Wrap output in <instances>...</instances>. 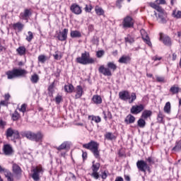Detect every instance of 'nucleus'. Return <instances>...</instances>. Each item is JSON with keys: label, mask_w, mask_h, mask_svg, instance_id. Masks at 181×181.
Masks as SVG:
<instances>
[{"label": "nucleus", "mask_w": 181, "mask_h": 181, "mask_svg": "<svg viewBox=\"0 0 181 181\" xmlns=\"http://www.w3.org/2000/svg\"><path fill=\"white\" fill-rule=\"evenodd\" d=\"M107 172L104 171L103 173H102V175H101L102 179L105 180L107 179Z\"/></svg>", "instance_id": "obj_58"}, {"label": "nucleus", "mask_w": 181, "mask_h": 181, "mask_svg": "<svg viewBox=\"0 0 181 181\" xmlns=\"http://www.w3.org/2000/svg\"><path fill=\"white\" fill-rule=\"evenodd\" d=\"M16 52H17V53H18V54L20 56H23V55L26 54V48L24 46L19 47L16 49Z\"/></svg>", "instance_id": "obj_32"}, {"label": "nucleus", "mask_w": 181, "mask_h": 181, "mask_svg": "<svg viewBox=\"0 0 181 181\" xmlns=\"http://www.w3.org/2000/svg\"><path fill=\"white\" fill-rule=\"evenodd\" d=\"M95 122L97 124H98V122H101V117H100L99 116L95 117Z\"/></svg>", "instance_id": "obj_62"}, {"label": "nucleus", "mask_w": 181, "mask_h": 181, "mask_svg": "<svg viewBox=\"0 0 181 181\" xmlns=\"http://www.w3.org/2000/svg\"><path fill=\"white\" fill-rule=\"evenodd\" d=\"M19 118H21V114L15 110L14 112L12 114L11 119H13V121H18Z\"/></svg>", "instance_id": "obj_36"}, {"label": "nucleus", "mask_w": 181, "mask_h": 181, "mask_svg": "<svg viewBox=\"0 0 181 181\" xmlns=\"http://www.w3.org/2000/svg\"><path fill=\"white\" fill-rule=\"evenodd\" d=\"M98 146H100V144L94 141H90L88 144H83V148L90 151L96 159H100V151H98Z\"/></svg>", "instance_id": "obj_2"}, {"label": "nucleus", "mask_w": 181, "mask_h": 181, "mask_svg": "<svg viewBox=\"0 0 181 181\" xmlns=\"http://www.w3.org/2000/svg\"><path fill=\"white\" fill-rule=\"evenodd\" d=\"M137 125L138 127H139V128H145V126L146 125V122H145V119L141 117L137 121Z\"/></svg>", "instance_id": "obj_35"}, {"label": "nucleus", "mask_w": 181, "mask_h": 181, "mask_svg": "<svg viewBox=\"0 0 181 181\" xmlns=\"http://www.w3.org/2000/svg\"><path fill=\"white\" fill-rule=\"evenodd\" d=\"M30 81L33 84H36V83L39 81V75H37V74H34L33 76H31Z\"/></svg>", "instance_id": "obj_37"}, {"label": "nucleus", "mask_w": 181, "mask_h": 181, "mask_svg": "<svg viewBox=\"0 0 181 181\" xmlns=\"http://www.w3.org/2000/svg\"><path fill=\"white\" fill-rule=\"evenodd\" d=\"M69 33V29L64 28L62 31H60L59 34L57 36V38L58 40H60V42H65V40H67V35Z\"/></svg>", "instance_id": "obj_12"}, {"label": "nucleus", "mask_w": 181, "mask_h": 181, "mask_svg": "<svg viewBox=\"0 0 181 181\" xmlns=\"http://www.w3.org/2000/svg\"><path fill=\"white\" fill-rule=\"evenodd\" d=\"M71 37L73 39L77 38V37H81V33L78 30H71L70 33Z\"/></svg>", "instance_id": "obj_28"}, {"label": "nucleus", "mask_w": 181, "mask_h": 181, "mask_svg": "<svg viewBox=\"0 0 181 181\" xmlns=\"http://www.w3.org/2000/svg\"><path fill=\"white\" fill-rule=\"evenodd\" d=\"M136 100V93H132L130 95V100H129V104H132Z\"/></svg>", "instance_id": "obj_44"}, {"label": "nucleus", "mask_w": 181, "mask_h": 181, "mask_svg": "<svg viewBox=\"0 0 181 181\" xmlns=\"http://www.w3.org/2000/svg\"><path fill=\"white\" fill-rule=\"evenodd\" d=\"M124 40L126 43H129L130 45L134 43L135 42V40H134V37H131V35H128L127 37H124Z\"/></svg>", "instance_id": "obj_40"}, {"label": "nucleus", "mask_w": 181, "mask_h": 181, "mask_svg": "<svg viewBox=\"0 0 181 181\" xmlns=\"http://www.w3.org/2000/svg\"><path fill=\"white\" fill-rule=\"evenodd\" d=\"M151 117H152V110H145L144 111H143L141 114V118H143L144 119H147V118H149Z\"/></svg>", "instance_id": "obj_25"}, {"label": "nucleus", "mask_w": 181, "mask_h": 181, "mask_svg": "<svg viewBox=\"0 0 181 181\" xmlns=\"http://www.w3.org/2000/svg\"><path fill=\"white\" fill-rule=\"evenodd\" d=\"M90 176L93 177L94 179H98L100 177V175L98 174V171H93Z\"/></svg>", "instance_id": "obj_50"}, {"label": "nucleus", "mask_w": 181, "mask_h": 181, "mask_svg": "<svg viewBox=\"0 0 181 181\" xmlns=\"http://www.w3.org/2000/svg\"><path fill=\"white\" fill-rule=\"evenodd\" d=\"M23 28H25V25H23L21 22L16 23L13 25V28L14 30H16L18 29V32H22L23 30Z\"/></svg>", "instance_id": "obj_24"}, {"label": "nucleus", "mask_w": 181, "mask_h": 181, "mask_svg": "<svg viewBox=\"0 0 181 181\" xmlns=\"http://www.w3.org/2000/svg\"><path fill=\"white\" fill-rule=\"evenodd\" d=\"M160 23H166V13H159L157 17Z\"/></svg>", "instance_id": "obj_19"}, {"label": "nucleus", "mask_w": 181, "mask_h": 181, "mask_svg": "<svg viewBox=\"0 0 181 181\" xmlns=\"http://www.w3.org/2000/svg\"><path fill=\"white\" fill-rule=\"evenodd\" d=\"M109 118V119H111L112 118V114H111V112L107 111V119Z\"/></svg>", "instance_id": "obj_61"}, {"label": "nucleus", "mask_w": 181, "mask_h": 181, "mask_svg": "<svg viewBox=\"0 0 181 181\" xmlns=\"http://www.w3.org/2000/svg\"><path fill=\"white\" fill-rule=\"evenodd\" d=\"M88 32H93L94 30V25L93 24H90L88 27Z\"/></svg>", "instance_id": "obj_57"}, {"label": "nucleus", "mask_w": 181, "mask_h": 181, "mask_svg": "<svg viewBox=\"0 0 181 181\" xmlns=\"http://www.w3.org/2000/svg\"><path fill=\"white\" fill-rule=\"evenodd\" d=\"M157 121L158 124H162L163 122V114H162V112L159 111L157 117Z\"/></svg>", "instance_id": "obj_41"}, {"label": "nucleus", "mask_w": 181, "mask_h": 181, "mask_svg": "<svg viewBox=\"0 0 181 181\" xmlns=\"http://www.w3.org/2000/svg\"><path fill=\"white\" fill-rule=\"evenodd\" d=\"M119 98L122 101H128L131 100V95L128 90H123L119 93Z\"/></svg>", "instance_id": "obj_13"}, {"label": "nucleus", "mask_w": 181, "mask_h": 181, "mask_svg": "<svg viewBox=\"0 0 181 181\" xmlns=\"http://www.w3.org/2000/svg\"><path fill=\"white\" fill-rule=\"evenodd\" d=\"M62 101H63V97L60 95H58L56 98H55V103L57 104H60V103H62Z\"/></svg>", "instance_id": "obj_47"}, {"label": "nucleus", "mask_w": 181, "mask_h": 181, "mask_svg": "<svg viewBox=\"0 0 181 181\" xmlns=\"http://www.w3.org/2000/svg\"><path fill=\"white\" fill-rule=\"evenodd\" d=\"M164 112L166 114H170V102H167L164 106Z\"/></svg>", "instance_id": "obj_38"}, {"label": "nucleus", "mask_w": 181, "mask_h": 181, "mask_svg": "<svg viewBox=\"0 0 181 181\" xmlns=\"http://www.w3.org/2000/svg\"><path fill=\"white\" fill-rule=\"evenodd\" d=\"M99 42L100 40H98V37L97 36H93V37L91 40V42L93 43V45H98Z\"/></svg>", "instance_id": "obj_48"}, {"label": "nucleus", "mask_w": 181, "mask_h": 181, "mask_svg": "<svg viewBox=\"0 0 181 181\" xmlns=\"http://www.w3.org/2000/svg\"><path fill=\"white\" fill-rule=\"evenodd\" d=\"M136 167L140 172H144V173H146V170H148V172L151 170V167H149L148 163H146V162H145L144 160H139L136 162Z\"/></svg>", "instance_id": "obj_6"}, {"label": "nucleus", "mask_w": 181, "mask_h": 181, "mask_svg": "<svg viewBox=\"0 0 181 181\" xmlns=\"http://www.w3.org/2000/svg\"><path fill=\"white\" fill-rule=\"evenodd\" d=\"M83 87L81 86H76V94L75 95V98L77 100L78 98H81V97L83 95Z\"/></svg>", "instance_id": "obj_23"}, {"label": "nucleus", "mask_w": 181, "mask_h": 181, "mask_svg": "<svg viewBox=\"0 0 181 181\" xmlns=\"http://www.w3.org/2000/svg\"><path fill=\"white\" fill-rule=\"evenodd\" d=\"M124 122L127 125H129L130 124H134V122H135V117H134V115L129 114L126 117Z\"/></svg>", "instance_id": "obj_20"}, {"label": "nucleus", "mask_w": 181, "mask_h": 181, "mask_svg": "<svg viewBox=\"0 0 181 181\" xmlns=\"http://www.w3.org/2000/svg\"><path fill=\"white\" fill-rule=\"evenodd\" d=\"M105 52H104V50H99L96 52V57L98 59H101V57H103L105 54Z\"/></svg>", "instance_id": "obj_45"}, {"label": "nucleus", "mask_w": 181, "mask_h": 181, "mask_svg": "<svg viewBox=\"0 0 181 181\" xmlns=\"http://www.w3.org/2000/svg\"><path fill=\"white\" fill-rule=\"evenodd\" d=\"M105 139H107V141H113V139H117V136L112 132H107L105 134Z\"/></svg>", "instance_id": "obj_30"}, {"label": "nucleus", "mask_w": 181, "mask_h": 181, "mask_svg": "<svg viewBox=\"0 0 181 181\" xmlns=\"http://www.w3.org/2000/svg\"><path fill=\"white\" fill-rule=\"evenodd\" d=\"M64 91L66 93H73V91H74V86H73V84L65 85Z\"/></svg>", "instance_id": "obj_29"}, {"label": "nucleus", "mask_w": 181, "mask_h": 181, "mask_svg": "<svg viewBox=\"0 0 181 181\" xmlns=\"http://www.w3.org/2000/svg\"><path fill=\"white\" fill-rule=\"evenodd\" d=\"M1 105H4L5 107H8V101L6 100H1L0 102Z\"/></svg>", "instance_id": "obj_60"}, {"label": "nucleus", "mask_w": 181, "mask_h": 181, "mask_svg": "<svg viewBox=\"0 0 181 181\" xmlns=\"http://www.w3.org/2000/svg\"><path fill=\"white\" fill-rule=\"evenodd\" d=\"M150 6L151 8H153V9H156V11L159 12V13H165V10H163V8H162L161 6H160L159 5H158V4H155V3H150Z\"/></svg>", "instance_id": "obj_21"}, {"label": "nucleus", "mask_w": 181, "mask_h": 181, "mask_svg": "<svg viewBox=\"0 0 181 181\" xmlns=\"http://www.w3.org/2000/svg\"><path fill=\"white\" fill-rule=\"evenodd\" d=\"M131 57L128 55H123L119 59L118 62L122 64H129V63H131Z\"/></svg>", "instance_id": "obj_17"}, {"label": "nucleus", "mask_w": 181, "mask_h": 181, "mask_svg": "<svg viewBox=\"0 0 181 181\" xmlns=\"http://www.w3.org/2000/svg\"><path fill=\"white\" fill-rule=\"evenodd\" d=\"M23 136L29 139V141H33L34 142L37 143H42L43 142V138H45V134L42 133V132H37V133L27 131L23 133Z\"/></svg>", "instance_id": "obj_1"}, {"label": "nucleus", "mask_w": 181, "mask_h": 181, "mask_svg": "<svg viewBox=\"0 0 181 181\" xmlns=\"http://www.w3.org/2000/svg\"><path fill=\"white\" fill-rule=\"evenodd\" d=\"M13 173L14 175H21L22 173V169L18 164L13 163Z\"/></svg>", "instance_id": "obj_22"}, {"label": "nucleus", "mask_w": 181, "mask_h": 181, "mask_svg": "<svg viewBox=\"0 0 181 181\" xmlns=\"http://www.w3.org/2000/svg\"><path fill=\"white\" fill-rule=\"evenodd\" d=\"M76 63L79 64H83L86 66L87 64H93L95 63L94 59L90 57V52L85 51L83 53L81 54V57H78L76 59Z\"/></svg>", "instance_id": "obj_3"}, {"label": "nucleus", "mask_w": 181, "mask_h": 181, "mask_svg": "<svg viewBox=\"0 0 181 181\" xmlns=\"http://www.w3.org/2000/svg\"><path fill=\"white\" fill-rule=\"evenodd\" d=\"M147 162L148 163H151L152 165H153V163H155V161L152 159V157H148L147 159H146Z\"/></svg>", "instance_id": "obj_56"}, {"label": "nucleus", "mask_w": 181, "mask_h": 181, "mask_svg": "<svg viewBox=\"0 0 181 181\" xmlns=\"http://www.w3.org/2000/svg\"><path fill=\"white\" fill-rule=\"evenodd\" d=\"M10 98H11V95H9V93L5 94L4 95L5 101H9Z\"/></svg>", "instance_id": "obj_59"}, {"label": "nucleus", "mask_w": 181, "mask_h": 181, "mask_svg": "<svg viewBox=\"0 0 181 181\" xmlns=\"http://www.w3.org/2000/svg\"><path fill=\"white\" fill-rule=\"evenodd\" d=\"M132 21H134L132 17L129 16H126L122 22L124 29H129L131 28H134V22Z\"/></svg>", "instance_id": "obj_8"}, {"label": "nucleus", "mask_w": 181, "mask_h": 181, "mask_svg": "<svg viewBox=\"0 0 181 181\" xmlns=\"http://www.w3.org/2000/svg\"><path fill=\"white\" fill-rule=\"evenodd\" d=\"M46 60H47V58L45 55H40L38 57V62H40V63H46Z\"/></svg>", "instance_id": "obj_43"}, {"label": "nucleus", "mask_w": 181, "mask_h": 181, "mask_svg": "<svg viewBox=\"0 0 181 181\" xmlns=\"http://www.w3.org/2000/svg\"><path fill=\"white\" fill-rule=\"evenodd\" d=\"M144 42L148 45V46H152V42H151V39H149V36H146V38H143Z\"/></svg>", "instance_id": "obj_49"}, {"label": "nucleus", "mask_w": 181, "mask_h": 181, "mask_svg": "<svg viewBox=\"0 0 181 181\" xmlns=\"http://www.w3.org/2000/svg\"><path fill=\"white\" fill-rule=\"evenodd\" d=\"M144 110H145V106L144 105H135L130 109V112L134 115H138V114H141Z\"/></svg>", "instance_id": "obj_9"}, {"label": "nucleus", "mask_w": 181, "mask_h": 181, "mask_svg": "<svg viewBox=\"0 0 181 181\" xmlns=\"http://www.w3.org/2000/svg\"><path fill=\"white\" fill-rule=\"evenodd\" d=\"M28 36H27L26 37V40L28 42H32V39H33V33H32L31 31H28Z\"/></svg>", "instance_id": "obj_46"}, {"label": "nucleus", "mask_w": 181, "mask_h": 181, "mask_svg": "<svg viewBox=\"0 0 181 181\" xmlns=\"http://www.w3.org/2000/svg\"><path fill=\"white\" fill-rule=\"evenodd\" d=\"M26 107H28V105H26V104H23L22 105H21V107L20 108V111L21 112H26Z\"/></svg>", "instance_id": "obj_52"}, {"label": "nucleus", "mask_w": 181, "mask_h": 181, "mask_svg": "<svg viewBox=\"0 0 181 181\" xmlns=\"http://www.w3.org/2000/svg\"><path fill=\"white\" fill-rule=\"evenodd\" d=\"M123 1H124V0H117L116 6H117V8H119V9H121V8H122L121 3Z\"/></svg>", "instance_id": "obj_53"}, {"label": "nucleus", "mask_w": 181, "mask_h": 181, "mask_svg": "<svg viewBox=\"0 0 181 181\" xmlns=\"http://www.w3.org/2000/svg\"><path fill=\"white\" fill-rule=\"evenodd\" d=\"M6 125V122L2 119H0V127H1V128H4Z\"/></svg>", "instance_id": "obj_55"}, {"label": "nucleus", "mask_w": 181, "mask_h": 181, "mask_svg": "<svg viewBox=\"0 0 181 181\" xmlns=\"http://www.w3.org/2000/svg\"><path fill=\"white\" fill-rule=\"evenodd\" d=\"M20 16L23 21H28L32 16V11H30V9L25 8L24 12L20 13Z\"/></svg>", "instance_id": "obj_14"}, {"label": "nucleus", "mask_w": 181, "mask_h": 181, "mask_svg": "<svg viewBox=\"0 0 181 181\" xmlns=\"http://www.w3.org/2000/svg\"><path fill=\"white\" fill-rule=\"evenodd\" d=\"M107 67L108 68H105L104 67V65H102L99 67L98 71L101 74H103V76H107L108 77H111V76H112V74L111 73L110 70L115 71L117 70V65L114 64V62H109L107 64Z\"/></svg>", "instance_id": "obj_5"}, {"label": "nucleus", "mask_w": 181, "mask_h": 181, "mask_svg": "<svg viewBox=\"0 0 181 181\" xmlns=\"http://www.w3.org/2000/svg\"><path fill=\"white\" fill-rule=\"evenodd\" d=\"M172 151L174 152H179L181 151V140L176 141L175 146L173 148Z\"/></svg>", "instance_id": "obj_34"}, {"label": "nucleus", "mask_w": 181, "mask_h": 181, "mask_svg": "<svg viewBox=\"0 0 181 181\" xmlns=\"http://www.w3.org/2000/svg\"><path fill=\"white\" fill-rule=\"evenodd\" d=\"M71 143L70 141H64L59 146L57 147V151H69Z\"/></svg>", "instance_id": "obj_15"}, {"label": "nucleus", "mask_w": 181, "mask_h": 181, "mask_svg": "<svg viewBox=\"0 0 181 181\" xmlns=\"http://www.w3.org/2000/svg\"><path fill=\"white\" fill-rule=\"evenodd\" d=\"M91 9H92V8L91 7H88V6H87V5L85 7L86 12H91Z\"/></svg>", "instance_id": "obj_63"}, {"label": "nucleus", "mask_w": 181, "mask_h": 181, "mask_svg": "<svg viewBox=\"0 0 181 181\" xmlns=\"http://www.w3.org/2000/svg\"><path fill=\"white\" fill-rule=\"evenodd\" d=\"M173 16L174 18H176V19H180L181 18V11H177L176 12V10H174L173 11Z\"/></svg>", "instance_id": "obj_42"}, {"label": "nucleus", "mask_w": 181, "mask_h": 181, "mask_svg": "<svg viewBox=\"0 0 181 181\" xmlns=\"http://www.w3.org/2000/svg\"><path fill=\"white\" fill-rule=\"evenodd\" d=\"M70 10L71 13H75V15H80V13H81V7H80L78 4H72L70 7Z\"/></svg>", "instance_id": "obj_16"}, {"label": "nucleus", "mask_w": 181, "mask_h": 181, "mask_svg": "<svg viewBox=\"0 0 181 181\" xmlns=\"http://www.w3.org/2000/svg\"><path fill=\"white\" fill-rule=\"evenodd\" d=\"M156 80L158 83H163L165 81V78L162 76H157Z\"/></svg>", "instance_id": "obj_54"}, {"label": "nucleus", "mask_w": 181, "mask_h": 181, "mask_svg": "<svg viewBox=\"0 0 181 181\" xmlns=\"http://www.w3.org/2000/svg\"><path fill=\"white\" fill-rule=\"evenodd\" d=\"M6 136L7 139L9 138H12V136H13V139H19V138H21L19 132L18 130H13L11 127L6 129Z\"/></svg>", "instance_id": "obj_7"}, {"label": "nucleus", "mask_w": 181, "mask_h": 181, "mask_svg": "<svg viewBox=\"0 0 181 181\" xmlns=\"http://www.w3.org/2000/svg\"><path fill=\"white\" fill-rule=\"evenodd\" d=\"M180 91V88H179L178 86H176V85H173L170 88V93H172L173 95L178 94Z\"/></svg>", "instance_id": "obj_27"}, {"label": "nucleus", "mask_w": 181, "mask_h": 181, "mask_svg": "<svg viewBox=\"0 0 181 181\" xmlns=\"http://www.w3.org/2000/svg\"><path fill=\"white\" fill-rule=\"evenodd\" d=\"M92 101L94 104H101L103 103V98L98 95H94L92 98Z\"/></svg>", "instance_id": "obj_26"}, {"label": "nucleus", "mask_w": 181, "mask_h": 181, "mask_svg": "<svg viewBox=\"0 0 181 181\" xmlns=\"http://www.w3.org/2000/svg\"><path fill=\"white\" fill-rule=\"evenodd\" d=\"M32 178L35 181L40 180V177H39V173H43V168L42 167H37L33 170Z\"/></svg>", "instance_id": "obj_10"}, {"label": "nucleus", "mask_w": 181, "mask_h": 181, "mask_svg": "<svg viewBox=\"0 0 181 181\" xmlns=\"http://www.w3.org/2000/svg\"><path fill=\"white\" fill-rule=\"evenodd\" d=\"M160 40H163V42L165 45V46H172V41L169 36L162 37V35H160Z\"/></svg>", "instance_id": "obj_18"}, {"label": "nucleus", "mask_w": 181, "mask_h": 181, "mask_svg": "<svg viewBox=\"0 0 181 181\" xmlns=\"http://www.w3.org/2000/svg\"><path fill=\"white\" fill-rule=\"evenodd\" d=\"M54 88V82H53L51 85L49 86L48 87V91L49 93H52V95H53V91H54V90L53 89Z\"/></svg>", "instance_id": "obj_51"}, {"label": "nucleus", "mask_w": 181, "mask_h": 181, "mask_svg": "<svg viewBox=\"0 0 181 181\" xmlns=\"http://www.w3.org/2000/svg\"><path fill=\"white\" fill-rule=\"evenodd\" d=\"M93 165L91 167V169L93 170V172H98V170H100V166H101V165L100 164V163H96L95 161H93L92 162Z\"/></svg>", "instance_id": "obj_31"}, {"label": "nucleus", "mask_w": 181, "mask_h": 181, "mask_svg": "<svg viewBox=\"0 0 181 181\" xmlns=\"http://www.w3.org/2000/svg\"><path fill=\"white\" fill-rule=\"evenodd\" d=\"M6 74L8 80H12V78L18 77H25L28 74V71L22 69H13L12 71H8Z\"/></svg>", "instance_id": "obj_4"}, {"label": "nucleus", "mask_w": 181, "mask_h": 181, "mask_svg": "<svg viewBox=\"0 0 181 181\" xmlns=\"http://www.w3.org/2000/svg\"><path fill=\"white\" fill-rule=\"evenodd\" d=\"M3 152L6 156H11L14 152L12 145L9 144H4Z\"/></svg>", "instance_id": "obj_11"}, {"label": "nucleus", "mask_w": 181, "mask_h": 181, "mask_svg": "<svg viewBox=\"0 0 181 181\" xmlns=\"http://www.w3.org/2000/svg\"><path fill=\"white\" fill-rule=\"evenodd\" d=\"M115 181H124V178L122 177H117Z\"/></svg>", "instance_id": "obj_64"}, {"label": "nucleus", "mask_w": 181, "mask_h": 181, "mask_svg": "<svg viewBox=\"0 0 181 181\" xmlns=\"http://www.w3.org/2000/svg\"><path fill=\"white\" fill-rule=\"evenodd\" d=\"M5 177L8 181H13V174L11 171L8 170L4 173Z\"/></svg>", "instance_id": "obj_33"}, {"label": "nucleus", "mask_w": 181, "mask_h": 181, "mask_svg": "<svg viewBox=\"0 0 181 181\" xmlns=\"http://www.w3.org/2000/svg\"><path fill=\"white\" fill-rule=\"evenodd\" d=\"M96 15H98V16H101L102 15H104V10L100 7H95V8Z\"/></svg>", "instance_id": "obj_39"}]
</instances>
